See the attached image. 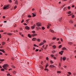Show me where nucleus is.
<instances>
[{"mask_svg": "<svg viewBox=\"0 0 76 76\" xmlns=\"http://www.w3.org/2000/svg\"><path fill=\"white\" fill-rule=\"evenodd\" d=\"M9 6H10L9 4L7 5H4L3 9H4V10L8 9L9 8Z\"/></svg>", "mask_w": 76, "mask_h": 76, "instance_id": "f257e3e1", "label": "nucleus"}, {"mask_svg": "<svg viewBox=\"0 0 76 76\" xmlns=\"http://www.w3.org/2000/svg\"><path fill=\"white\" fill-rule=\"evenodd\" d=\"M36 25L37 26H41V23H36Z\"/></svg>", "mask_w": 76, "mask_h": 76, "instance_id": "f03ea898", "label": "nucleus"}, {"mask_svg": "<svg viewBox=\"0 0 76 76\" xmlns=\"http://www.w3.org/2000/svg\"><path fill=\"white\" fill-rule=\"evenodd\" d=\"M8 67V65L7 64H5L2 67L7 68V67Z\"/></svg>", "mask_w": 76, "mask_h": 76, "instance_id": "7ed1b4c3", "label": "nucleus"}, {"mask_svg": "<svg viewBox=\"0 0 76 76\" xmlns=\"http://www.w3.org/2000/svg\"><path fill=\"white\" fill-rule=\"evenodd\" d=\"M25 29H28V30H29V29H30V28L29 27L26 26V27H25Z\"/></svg>", "mask_w": 76, "mask_h": 76, "instance_id": "20e7f679", "label": "nucleus"}, {"mask_svg": "<svg viewBox=\"0 0 76 76\" xmlns=\"http://www.w3.org/2000/svg\"><path fill=\"white\" fill-rule=\"evenodd\" d=\"M50 31L51 32H52V33H54V31L53 30H52L51 29H50Z\"/></svg>", "mask_w": 76, "mask_h": 76, "instance_id": "39448f33", "label": "nucleus"}, {"mask_svg": "<svg viewBox=\"0 0 76 76\" xmlns=\"http://www.w3.org/2000/svg\"><path fill=\"white\" fill-rule=\"evenodd\" d=\"M50 67H55V66L53 65H50L49 66Z\"/></svg>", "mask_w": 76, "mask_h": 76, "instance_id": "423d86ee", "label": "nucleus"}, {"mask_svg": "<svg viewBox=\"0 0 76 76\" xmlns=\"http://www.w3.org/2000/svg\"><path fill=\"white\" fill-rule=\"evenodd\" d=\"M32 15L33 16V17H35L36 15L34 14L33 13H32Z\"/></svg>", "mask_w": 76, "mask_h": 76, "instance_id": "0eeeda50", "label": "nucleus"}, {"mask_svg": "<svg viewBox=\"0 0 76 76\" xmlns=\"http://www.w3.org/2000/svg\"><path fill=\"white\" fill-rule=\"evenodd\" d=\"M8 35H12V33H7Z\"/></svg>", "mask_w": 76, "mask_h": 76, "instance_id": "6e6552de", "label": "nucleus"}, {"mask_svg": "<svg viewBox=\"0 0 76 76\" xmlns=\"http://www.w3.org/2000/svg\"><path fill=\"white\" fill-rule=\"evenodd\" d=\"M66 58L65 57H64L63 58V60H64H64H66Z\"/></svg>", "mask_w": 76, "mask_h": 76, "instance_id": "1a4fd4ad", "label": "nucleus"}, {"mask_svg": "<svg viewBox=\"0 0 76 76\" xmlns=\"http://www.w3.org/2000/svg\"><path fill=\"white\" fill-rule=\"evenodd\" d=\"M67 8V7H65L64 8V10H66Z\"/></svg>", "mask_w": 76, "mask_h": 76, "instance_id": "9d476101", "label": "nucleus"}, {"mask_svg": "<svg viewBox=\"0 0 76 76\" xmlns=\"http://www.w3.org/2000/svg\"><path fill=\"white\" fill-rule=\"evenodd\" d=\"M68 44H69V45H72V42H68Z\"/></svg>", "mask_w": 76, "mask_h": 76, "instance_id": "9b49d317", "label": "nucleus"}, {"mask_svg": "<svg viewBox=\"0 0 76 76\" xmlns=\"http://www.w3.org/2000/svg\"><path fill=\"white\" fill-rule=\"evenodd\" d=\"M28 37H29V38H31V37L32 36H31V35H30V34H28Z\"/></svg>", "mask_w": 76, "mask_h": 76, "instance_id": "f8f14e48", "label": "nucleus"}, {"mask_svg": "<svg viewBox=\"0 0 76 76\" xmlns=\"http://www.w3.org/2000/svg\"><path fill=\"white\" fill-rule=\"evenodd\" d=\"M36 38H33L32 40H33V41H35V40L36 39Z\"/></svg>", "mask_w": 76, "mask_h": 76, "instance_id": "ddd939ff", "label": "nucleus"}, {"mask_svg": "<svg viewBox=\"0 0 76 76\" xmlns=\"http://www.w3.org/2000/svg\"><path fill=\"white\" fill-rule=\"evenodd\" d=\"M61 47H62V45H60L58 46V48H60Z\"/></svg>", "mask_w": 76, "mask_h": 76, "instance_id": "4468645a", "label": "nucleus"}, {"mask_svg": "<svg viewBox=\"0 0 76 76\" xmlns=\"http://www.w3.org/2000/svg\"><path fill=\"white\" fill-rule=\"evenodd\" d=\"M1 51H2V52H3V53H5V51L2 49L1 50Z\"/></svg>", "mask_w": 76, "mask_h": 76, "instance_id": "2eb2a0df", "label": "nucleus"}, {"mask_svg": "<svg viewBox=\"0 0 76 76\" xmlns=\"http://www.w3.org/2000/svg\"><path fill=\"white\" fill-rule=\"evenodd\" d=\"M4 61V59H0V61Z\"/></svg>", "mask_w": 76, "mask_h": 76, "instance_id": "dca6fc26", "label": "nucleus"}, {"mask_svg": "<svg viewBox=\"0 0 76 76\" xmlns=\"http://www.w3.org/2000/svg\"><path fill=\"white\" fill-rule=\"evenodd\" d=\"M15 3V4H18V1H17V0L16 1Z\"/></svg>", "mask_w": 76, "mask_h": 76, "instance_id": "f3484780", "label": "nucleus"}, {"mask_svg": "<svg viewBox=\"0 0 76 76\" xmlns=\"http://www.w3.org/2000/svg\"><path fill=\"white\" fill-rule=\"evenodd\" d=\"M62 50H66V48H62Z\"/></svg>", "mask_w": 76, "mask_h": 76, "instance_id": "a211bd4d", "label": "nucleus"}, {"mask_svg": "<svg viewBox=\"0 0 76 76\" xmlns=\"http://www.w3.org/2000/svg\"><path fill=\"white\" fill-rule=\"evenodd\" d=\"M61 20H62V18H61L60 19H59V22H61Z\"/></svg>", "mask_w": 76, "mask_h": 76, "instance_id": "6ab92c4d", "label": "nucleus"}, {"mask_svg": "<svg viewBox=\"0 0 76 76\" xmlns=\"http://www.w3.org/2000/svg\"><path fill=\"white\" fill-rule=\"evenodd\" d=\"M1 71H3V72H4V71L5 70L4 69H1Z\"/></svg>", "mask_w": 76, "mask_h": 76, "instance_id": "aec40b11", "label": "nucleus"}, {"mask_svg": "<svg viewBox=\"0 0 76 76\" xmlns=\"http://www.w3.org/2000/svg\"><path fill=\"white\" fill-rule=\"evenodd\" d=\"M42 28L43 30H44V29H45V28L44 27H42Z\"/></svg>", "mask_w": 76, "mask_h": 76, "instance_id": "412c9836", "label": "nucleus"}, {"mask_svg": "<svg viewBox=\"0 0 76 76\" xmlns=\"http://www.w3.org/2000/svg\"><path fill=\"white\" fill-rule=\"evenodd\" d=\"M20 35H21L22 37L23 36V35L22 34L20 33Z\"/></svg>", "mask_w": 76, "mask_h": 76, "instance_id": "4be33fe9", "label": "nucleus"}, {"mask_svg": "<svg viewBox=\"0 0 76 76\" xmlns=\"http://www.w3.org/2000/svg\"><path fill=\"white\" fill-rule=\"evenodd\" d=\"M45 70H47V72H48V69L47 68H45Z\"/></svg>", "mask_w": 76, "mask_h": 76, "instance_id": "5701e85b", "label": "nucleus"}, {"mask_svg": "<svg viewBox=\"0 0 76 76\" xmlns=\"http://www.w3.org/2000/svg\"><path fill=\"white\" fill-rule=\"evenodd\" d=\"M72 12L70 11H69L68 12V14H70V13H71Z\"/></svg>", "mask_w": 76, "mask_h": 76, "instance_id": "b1692460", "label": "nucleus"}, {"mask_svg": "<svg viewBox=\"0 0 76 76\" xmlns=\"http://www.w3.org/2000/svg\"><path fill=\"white\" fill-rule=\"evenodd\" d=\"M59 54H61V55H62L63 54V53H62L61 52H59Z\"/></svg>", "mask_w": 76, "mask_h": 76, "instance_id": "393cba45", "label": "nucleus"}, {"mask_svg": "<svg viewBox=\"0 0 76 76\" xmlns=\"http://www.w3.org/2000/svg\"><path fill=\"white\" fill-rule=\"evenodd\" d=\"M37 41H39H39H41V40H40V39H37Z\"/></svg>", "mask_w": 76, "mask_h": 76, "instance_id": "a878e982", "label": "nucleus"}, {"mask_svg": "<svg viewBox=\"0 0 76 76\" xmlns=\"http://www.w3.org/2000/svg\"><path fill=\"white\" fill-rule=\"evenodd\" d=\"M57 73H61V71H57Z\"/></svg>", "mask_w": 76, "mask_h": 76, "instance_id": "bb28decb", "label": "nucleus"}, {"mask_svg": "<svg viewBox=\"0 0 76 76\" xmlns=\"http://www.w3.org/2000/svg\"><path fill=\"white\" fill-rule=\"evenodd\" d=\"M53 48H56V46L55 45H54L53 46Z\"/></svg>", "mask_w": 76, "mask_h": 76, "instance_id": "cd10ccee", "label": "nucleus"}, {"mask_svg": "<svg viewBox=\"0 0 76 76\" xmlns=\"http://www.w3.org/2000/svg\"><path fill=\"white\" fill-rule=\"evenodd\" d=\"M3 68H4V69H5L6 70H7V68H5V67H3Z\"/></svg>", "mask_w": 76, "mask_h": 76, "instance_id": "c85d7f7f", "label": "nucleus"}, {"mask_svg": "<svg viewBox=\"0 0 76 76\" xmlns=\"http://www.w3.org/2000/svg\"><path fill=\"white\" fill-rule=\"evenodd\" d=\"M12 67H13V68H15V66H14L13 65H12Z\"/></svg>", "mask_w": 76, "mask_h": 76, "instance_id": "c756f323", "label": "nucleus"}, {"mask_svg": "<svg viewBox=\"0 0 76 76\" xmlns=\"http://www.w3.org/2000/svg\"><path fill=\"white\" fill-rule=\"evenodd\" d=\"M70 23H73V21L72 20H70Z\"/></svg>", "mask_w": 76, "mask_h": 76, "instance_id": "7c9ffc66", "label": "nucleus"}, {"mask_svg": "<svg viewBox=\"0 0 76 76\" xmlns=\"http://www.w3.org/2000/svg\"><path fill=\"white\" fill-rule=\"evenodd\" d=\"M24 21V20L23 19L22 20L21 22V23H23V22Z\"/></svg>", "mask_w": 76, "mask_h": 76, "instance_id": "2f4dec72", "label": "nucleus"}, {"mask_svg": "<svg viewBox=\"0 0 76 76\" xmlns=\"http://www.w3.org/2000/svg\"><path fill=\"white\" fill-rule=\"evenodd\" d=\"M64 68H65V69H67V66H64Z\"/></svg>", "mask_w": 76, "mask_h": 76, "instance_id": "473e14b6", "label": "nucleus"}, {"mask_svg": "<svg viewBox=\"0 0 76 76\" xmlns=\"http://www.w3.org/2000/svg\"><path fill=\"white\" fill-rule=\"evenodd\" d=\"M38 50H39L38 49H36L35 50L36 52H37V51H38Z\"/></svg>", "mask_w": 76, "mask_h": 76, "instance_id": "72a5a7b5", "label": "nucleus"}, {"mask_svg": "<svg viewBox=\"0 0 76 76\" xmlns=\"http://www.w3.org/2000/svg\"><path fill=\"white\" fill-rule=\"evenodd\" d=\"M9 2H10V3H12V0H9Z\"/></svg>", "mask_w": 76, "mask_h": 76, "instance_id": "f704fd0d", "label": "nucleus"}, {"mask_svg": "<svg viewBox=\"0 0 76 76\" xmlns=\"http://www.w3.org/2000/svg\"><path fill=\"white\" fill-rule=\"evenodd\" d=\"M16 8H17V6H15L14 7V9H16Z\"/></svg>", "mask_w": 76, "mask_h": 76, "instance_id": "c9c22d12", "label": "nucleus"}, {"mask_svg": "<svg viewBox=\"0 0 76 76\" xmlns=\"http://www.w3.org/2000/svg\"><path fill=\"white\" fill-rule=\"evenodd\" d=\"M35 27H34V26H31V29H34Z\"/></svg>", "mask_w": 76, "mask_h": 76, "instance_id": "e433bc0d", "label": "nucleus"}, {"mask_svg": "<svg viewBox=\"0 0 76 76\" xmlns=\"http://www.w3.org/2000/svg\"><path fill=\"white\" fill-rule=\"evenodd\" d=\"M29 20V19H28L26 20V21L27 22H28Z\"/></svg>", "mask_w": 76, "mask_h": 76, "instance_id": "4c0bfd02", "label": "nucleus"}, {"mask_svg": "<svg viewBox=\"0 0 76 76\" xmlns=\"http://www.w3.org/2000/svg\"><path fill=\"white\" fill-rule=\"evenodd\" d=\"M50 62L51 64H53V61H50Z\"/></svg>", "mask_w": 76, "mask_h": 76, "instance_id": "58836bf2", "label": "nucleus"}, {"mask_svg": "<svg viewBox=\"0 0 76 76\" xmlns=\"http://www.w3.org/2000/svg\"><path fill=\"white\" fill-rule=\"evenodd\" d=\"M47 66H48V64H47L46 65L45 67L46 68H47Z\"/></svg>", "mask_w": 76, "mask_h": 76, "instance_id": "ea45409f", "label": "nucleus"}, {"mask_svg": "<svg viewBox=\"0 0 76 76\" xmlns=\"http://www.w3.org/2000/svg\"><path fill=\"white\" fill-rule=\"evenodd\" d=\"M28 18H31V15H28Z\"/></svg>", "mask_w": 76, "mask_h": 76, "instance_id": "a19ab883", "label": "nucleus"}, {"mask_svg": "<svg viewBox=\"0 0 76 76\" xmlns=\"http://www.w3.org/2000/svg\"><path fill=\"white\" fill-rule=\"evenodd\" d=\"M32 33H33V34H34L35 32V31H32Z\"/></svg>", "mask_w": 76, "mask_h": 76, "instance_id": "79ce46f5", "label": "nucleus"}, {"mask_svg": "<svg viewBox=\"0 0 76 76\" xmlns=\"http://www.w3.org/2000/svg\"><path fill=\"white\" fill-rule=\"evenodd\" d=\"M62 59H63V57H61V61H62Z\"/></svg>", "mask_w": 76, "mask_h": 76, "instance_id": "37998d69", "label": "nucleus"}, {"mask_svg": "<svg viewBox=\"0 0 76 76\" xmlns=\"http://www.w3.org/2000/svg\"><path fill=\"white\" fill-rule=\"evenodd\" d=\"M59 67H61V64L59 63Z\"/></svg>", "mask_w": 76, "mask_h": 76, "instance_id": "c03bdc74", "label": "nucleus"}, {"mask_svg": "<svg viewBox=\"0 0 76 76\" xmlns=\"http://www.w3.org/2000/svg\"><path fill=\"white\" fill-rule=\"evenodd\" d=\"M40 44H41V45H43V44H44V42H42Z\"/></svg>", "mask_w": 76, "mask_h": 76, "instance_id": "a18cd8bd", "label": "nucleus"}, {"mask_svg": "<svg viewBox=\"0 0 76 76\" xmlns=\"http://www.w3.org/2000/svg\"><path fill=\"white\" fill-rule=\"evenodd\" d=\"M68 74H69V75H71V74H72L71 73H70V72H68Z\"/></svg>", "mask_w": 76, "mask_h": 76, "instance_id": "49530a36", "label": "nucleus"}, {"mask_svg": "<svg viewBox=\"0 0 76 76\" xmlns=\"http://www.w3.org/2000/svg\"><path fill=\"white\" fill-rule=\"evenodd\" d=\"M2 44H3V45H4V44H5V42H2Z\"/></svg>", "mask_w": 76, "mask_h": 76, "instance_id": "de8ad7c7", "label": "nucleus"}, {"mask_svg": "<svg viewBox=\"0 0 76 76\" xmlns=\"http://www.w3.org/2000/svg\"><path fill=\"white\" fill-rule=\"evenodd\" d=\"M68 9H70V7H68Z\"/></svg>", "mask_w": 76, "mask_h": 76, "instance_id": "09e8293b", "label": "nucleus"}, {"mask_svg": "<svg viewBox=\"0 0 76 76\" xmlns=\"http://www.w3.org/2000/svg\"><path fill=\"white\" fill-rule=\"evenodd\" d=\"M55 52H56V51H55V50H53V51H52V53H55Z\"/></svg>", "mask_w": 76, "mask_h": 76, "instance_id": "8fccbe9b", "label": "nucleus"}, {"mask_svg": "<svg viewBox=\"0 0 76 76\" xmlns=\"http://www.w3.org/2000/svg\"><path fill=\"white\" fill-rule=\"evenodd\" d=\"M13 73H14V74H16V72L15 71H14L13 72Z\"/></svg>", "mask_w": 76, "mask_h": 76, "instance_id": "3c124183", "label": "nucleus"}, {"mask_svg": "<svg viewBox=\"0 0 76 76\" xmlns=\"http://www.w3.org/2000/svg\"><path fill=\"white\" fill-rule=\"evenodd\" d=\"M75 17V15H73L72 16V18H74Z\"/></svg>", "mask_w": 76, "mask_h": 76, "instance_id": "603ef678", "label": "nucleus"}, {"mask_svg": "<svg viewBox=\"0 0 76 76\" xmlns=\"http://www.w3.org/2000/svg\"><path fill=\"white\" fill-rule=\"evenodd\" d=\"M53 58H54V59H55V60L56 59V57H53Z\"/></svg>", "mask_w": 76, "mask_h": 76, "instance_id": "864d4df0", "label": "nucleus"}, {"mask_svg": "<svg viewBox=\"0 0 76 76\" xmlns=\"http://www.w3.org/2000/svg\"><path fill=\"white\" fill-rule=\"evenodd\" d=\"M46 59L47 60H48V57H47L46 58Z\"/></svg>", "mask_w": 76, "mask_h": 76, "instance_id": "5fc2aeb1", "label": "nucleus"}, {"mask_svg": "<svg viewBox=\"0 0 76 76\" xmlns=\"http://www.w3.org/2000/svg\"><path fill=\"white\" fill-rule=\"evenodd\" d=\"M34 47H37V45L35 44H34Z\"/></svg>", "mask_w": 76, "mask_h": 76, "instance_id": "6e6d98bb", "label": "nucleus"}, {"mask_svg": "<svg viewBox=\"0 0 76 76\" xmlns=\"http://www.w3.org/2000/svg\"><path fill=\"white\" fill-rule=\"evenodd\" d=\"M47 28L48 29H49V28H50V26H48L47 27Z\"/></svg>", "mask_w": 76, "mask_h": 76, "instance_id": "4d7b16f0", "label": "nucleus"}, {"mask_svg": "<svg viewBox=\"0 0 76 76\" xmlns=\"http://www.w3.org/2000/svg\"><path fill=\"white\" fill-rule=\"evenodd\" d=\"M49 26H51V24L50 23H48Z\"/></svg>", "mask_w": 76, "mask_h": 76, "instance_id": "13d9d810", "label": "nucleus"}, {"mask_svg": "<svg viewBox=\"0 0 76 76\" xmlns=\"http://www.w3.org/2000/svg\"><path fill=\"white\" fill-rule=\"evenodd\" d=\"M0 32H3V30H1L0 31Z\"/></svg>", "mask_w": 76, "mask_h": 76, "instance_id": "bf43d9fd", "label": "nucleus"}, {"mask_svg": "<svg viewBox=\"0 0 76 76\" xmlns=\"http://www.w3.org/2000/svg\"><path fill=\"white\" fill-rule=\"evenodd\" d=\"M24 25H26H26H27V24H26V23H24Z\"/></svg>", "mask_w": 76, "mask_h": 76, "instance_id": "052dcab7", "label": "nucleus"}, {"mask_svg": "<svg viewBox=\"0 0 76 76\" xmlns=\"http://www.w3.org/2000/svg\"><path fill=\"white\" fill-rule=\"evenodd\" d=\"M36 35H37V34H34V36H36Z\"/></svg>", "mask_w": 76, "mask_h": 76, "instance_id": "680f3d73", "label": "nucleus"}, {"mask_svg": "<svg viewBox=\"0 0 76 76\" xmlns=\"http://www.w3.org/2000/svg\"><path fill=\"white\" fill-rule=\"evenodd\" d=\"M75 7L74 5H72V7Z\"/></svg>", "mask_w": 76, "mask_h": 76, "instance_id": "e2e57ef3", "label": "nucleus"}, {"mask_svg": "<svg viewBox=\"0 0 76 76\" xmlns=\"http://www.w3.org/2000/svg\"><path fill=\"white\" fill-rule=\"evenodd\" d=\"M61 41L62 42H63V39H62V38H61Z\"/></svg>", "mask_w": 76, "mask_h": 76, "instance_id": "0e129e2a", "label": "nucleus"}, {"mask_svg": "<svg viewBox=\"0 0 76 76\" xmlns=\"http://www.w3.org/2000/svg\"><path fill=\"white\" fill-rule=\"evenodd\" d=\"M5 18H6V17H5V16H3V18H4V19Z\"/></svg>", "mask_w": 76, "mask_h": 76, "instance_id": "69168bd1", "label": "nucleus"}, {"mask_svg": "<svg viewBox=\"0 0 76 76\" xmlns=\"http://www.w3.org/2000/svg\"><path fill=\"white\" fill-rule=\"evenodd\" d=\"M56 39V38H53V39L54 40V39Z\"/></svg>", "mask_w": 76, "mask_h": 76, "instance_id": "338daca9", "label": "nucleus"}, {"mask_svg": "<svg viewBox=\"0 0 76 76\" xmlns=\"http://www.w3.org/2000/svg\"><path fill=\"white\" fill-rule=\"evenodd\" d=\"M51 57H53V56H54V55H51Z\"/></svg>", "mask_w": 76, "mask_h": 76, "instance_id": "774afa93", "label": "nucleus"}]
</instances>
